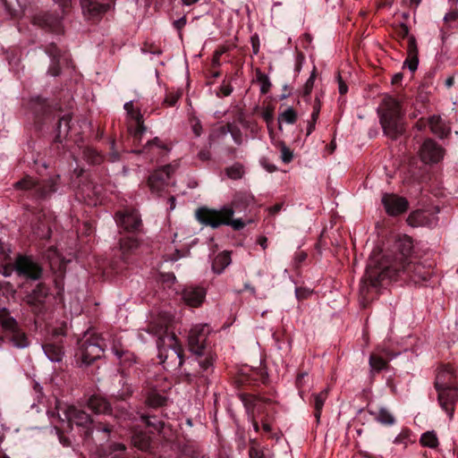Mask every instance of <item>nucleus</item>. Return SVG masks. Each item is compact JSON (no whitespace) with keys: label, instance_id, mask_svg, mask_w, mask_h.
<instances>
[{"label":"nucleus","instance_id":"26","mask_svg":"<svg viewBox=\"0 0 458 458\" xmlns=\"http://www.w3.org/2000/svg\"><path fill=\"white\" fill-rule=\"evenodd\" d=\"M43 350L47 358L54 362H59L64 356L63 347L57 344H46Z\"/></svg>","mask_w":458,"mask_h":458},{"label":"nucleus","instance_id":"25","mask_svg":"<svg viewBox=\"0 0 458 458\" xmlns=\"http://www.w3.org/2000/svg\"><path fill=\"white\" fill-rule=\"evenodd\" d=\"M88 406L95 413H106L110 411L109 403L105 398L98 395L89 398Z\"/></svg>","mask_w":458,"mask_h":458},{"label":"nucleus","instance_id":"48","mask_svg":"<svg viewBox=\"0 0 458 458\" xmlns=\"http://www.w3.org/2000/svg\"><path fill=\"white\" fill-rule=\"evenodd\" d=\"M191 131L196 137H199L202 134L203 129L200 121L198 118H191Z\"/></svg>","mask_w":458,"mask_h":458},{"label":"nucleus","instance_id":"42","mask_svg":"<svg viewBox=\"0 0 458 458\" xmlns=\"http://www.w3.org/2000/svg\"><path fill=\"white\" fill-rule=\"evenodd\" d=\"M369 365L372 370L380 371L386 368V361L376 354H371L369 358Z\"/></svg>","mask_w":458,"mask_h":458},{"label":"nucleus","instance_id":"39","mask_svg":"<svg viewBox=\"0 0 458 458\" xmlns=\"http://www.w3.org/2000/svg\"><path fill=\"white\" fill-rule=\"evenodd\" d=\"M83 155L87 161L93 165L100 164L104 159L99 152L91 148H85Z\"/></svg>","mask_w":458,"mask_h":458},{"label":"nucleus","instance_id":"59","mask_svg":"<svg viewBox=\"0 0 458 458\" xmlns=\"http://www.w3.org/2000/svg\"><path fill=\"white\" fill-rule=\"evenodd\" d=\"M251 43H252L253 53L255 55H257L259 50V38L257 36L251 37Z\"/></svg>","mask_w":458,"mask_h":458},{"label":"nucleus","instance_id":"3","mask_svg":"<svg viewBox=\"0 0 458 458\" xmlns=\"http://www.w3.org/2000/svg\"><path fill=\"white\" fill-rule=\"evenodd\" d=\"M377 112L386 136L396 140L405 132L404 112L398 99L391 96H385Z\"/></svg>","mask_w":458,"mask_h":458},{"label":"nucleus","instance_id":"34","mask_svg":"<svg viewBox=\"0 0 458 458\" xmlns=\"http://www.w3.org/2000/svg\"><path fill=\"white\" fill-rule=\"evenodd\" d=\"M327 394H328L327 389H324L320 393L313 394V397H314V408H315V417H316V419L318 420L320 418L321 411L323 409L325 401L327 398Z\"/></svg>","mask_w":458,"mask_h":458},{"label":"nucleus","instance_id":"11","mask_svg":"<svg viewBox=\"0 0 458 458\" xmlns=\"http://www.w3.org/2000/svg\"><path fill=\"white\" fill-rule=\"evenodd\" d=\"M14 269L19 276L32 280L39 279L42 275V269L39 265L34 262L30 258L25 256H20L16 259Z\"/></svg>","mask_w":458,"mask_h":458},{"label":"nucleus","instance_id":"21","mask_svg":"<svg viewBox=\"0 0 458 458\" xmlns=\"http://www.w3.org/2000/svg\"><path fill=\"white\" fill-rule=\"evenodd\" d=\"M48 295V288L38 284L36 288L26 296V302L32 307L38 308L43 305Z\"/></svg>","mask_w":458,"mask_h":458},{"label":"nucleus","instance_id":"37","mask_svg":"<svg viewBox=\"0 0 458 458\" xmlns=\"http://www.w3.org/2000/svg\"><path fill=\"white\" fill-rule=\"evenodd\" d=\"M420 443L424 446L435 448L438 445V439L434 431H428L422 434Z\"/></svg>","mask_w":458,"mask_h":458},{"label":"nucleus","instance_id":"46","mask_svg":"<svg viewBox=\"0 0 458 458\" xmlns=\"http://www.w3.org/2000/svg\"><path fill=\"white\" fill-rule=\"evenodd\" d=\"M182 94L181 90L169 91L165 98L164 103L168 106H174L182 97Z\"/></svg>","mask_w":458,"mask_h":458},{"label":"nucleus","instance_id":"12","mask_svg":"<svg viewBox=\"0 0 458 458\" xmlns=\"http://www.w3.org/2000/svg\"><path fill=\"white\" fill-rule=\"evenodd\" d=\"M170 150L171 147L166 142L163 141L158 137H155L151 140H148L143 148L139 150V153L147 155L151 161H157L159 158L166 157Z\"/></svg>","mask_w":458,"mask_h":458},{"label":"nucleus","instance_id":"20","mask_svg":"<svg viewBox=\"0 0 458 458\" xmlns=\"http://www.w3.org/2000/svg\"><path fill=\"white\" fill-rule=\"evenodd\" d=\"M65 417L70 423H74L80 427H86L92 422L90 416L87 412L74 406L67 407Z\"/></svg>","mask_w":458,"mask_h":458},{"label":"nucleus","instance_id":"8","mask_svg":"<svg viewBox=\"0 0 458 458\" xmlns=\"http://www.w3.org/2000/svg\"><path fill=\"white\" fill-rule=\"evenodd\" d=\"M394 32L396 37L399 39H404L408 38V45H407V59L404 62V64L408 66V68L414 72L419 64V58H418V47L417 43L414 36L409 35V28L406 24L401 23L399 24L395 29Z\"/></svg>","mask_w":458,"mask_h":458},{"label":"nucleus","instance_id":"47","mask_svg":"<svg viewBox=\"0 0 458 458\" xmlns=\"http://www.w3.org/2000/svg\"><path fill=\"white\" fill-rule=\"evenodd\" d=\"M279 145L282 161L286 164L290 163L293 157V151L284 142H281Z\"/></svg>","mask_w":458,"mask_h":458},{"label":"nucleus","instance_id":"15","mask_svg":"<svg viewBox=\"0 0 458 458\" xmlns=\"http://www.w3.org/2000/svg\"><path fill=\"white\" fill-rule=\"evenodd\" d=\"M382 203L389 216H398L404 213L409 207L407 199L395 194L386 193L382 197Z\"/></svg>","mask_w":458,"mask_h":458},{"label":"nucleus","instance_id":"17","mask_svg":"<svg viewBox=\"0 0 458 458\" xmlns=\"http://www.w3.org/2000/svg\"><path fill=\"white\" fill-rule=\"evenodd\" d=\"M457 377L458 371L454 367L449 364L441 366L436 375L435 388L458 386Z\"/></svg>","mask_w":458,"mask_h":458},{"label":"nucleus","instance_id":"36","mask_svg":"<svg viewBox=\"0 0 458 458\" xmlns=\"http://www.w3.org/2000/svg\"><path fill=\"white\" fill-rule=\"evenodd\" d=\"M113 351L122 363L126 364L128 362L131 364L135 362V357L133 354L124 351L122 347H118L116 344H114Z\"/></svg>","mask_w":458,"mask_h":458},{"label":"nucleus","instance_id":"5","mask_svg":"<svg viewBox=\"0 0 458 458\" xmlns=\"http://www.w3.org/2000/svg\"><path fill=\"white\" fill-rule=\"evenodd\" d=\"M105 347V341L100 335L94 332H87L78 342L75 357L82 364L90 365L102 356Z\"/></svg>","mask_w":458,"mask_h":458},{"label":"nucleus","instance_id":"4","mask_svg":"<svg viewBox=\"0 0 458 458\" xmlns=\"http://www.w3.org/2000/svg\"><path fill=\"white\" fill-rule=\"evenodd\" d=\"M147 332L157 335V346L159 350V358L165 367H182L183 363V351L178 343L176 335L167 328L160 327L158 330L149 326Z\"/></svg>","mask_w":458,"mask_h":458},{"label":"nucleus","instance_id":"57","mask_svg":"<svg viewBox=\"0 0 458 458\" xmlns=\"http://www.w3.org/2000/svg\"><path fill=\"white\" fill-rule=\"evenodd\" d=\"M198 157L199 159H201L203 161H207V160L210 159L211 154H210L209 150L203 149L199 152Z\"/></svg>","mask_w":458,"mask_h":458},{"label":"nucleus","instance_id":"55","mask_svg":"<svg viewBox=\"0 0 458 458\" xmlns=\"http://www.w3.org/2000/svg\"><path fill=\"white\" fill-rule=\"evenodd\" d=\"M338 89L341 95H344L348 90L347 85L344 82L340 75H338Z\"/></svg>","mask_w":458,"mask_h":458},{"label":"nucleus","instance_id":"50","mask_svg":"<svg viewBox=\"0 0 458 458\" xmlns=\"http://www.w3.org/2000/svg\"><path fill=\"white\" fill-rule=\"evenodd\" d=\"M47 54L50 55L54 61L58 60L60 56V50L55 44H51L47 47Z\"/></svg>","mask_w":458,"mask_h":458},{"label":"nucleus","instance_id":"61","mask_svg":"<svg viewBox=\"0 0 458 458\" xmlns=\"http://www.w3.org/2000/svg\"><path fill=\"white\" fill-rule=\"evenodd\" d=\"M13 271V267H11V266H4V267H3L2 274L4 276H10L12 275Z\"/></svg>","mask_w":458,"mask_h":458},{"label":"nucleus","instance_id":"2","mask_svg":"<svg viewBox=\"0 0 458 458\" xmlns=\"http://www.w3.org/2000/svg\"><path fill=\"white\" fill-rule=\"evenodd\" d=\"M245 208V201L234 199L230 204L225 205L218 209L199 208L196 210V218L198 221L212 228H217L221 225H230L234 230L244 228L247 223L241 218L233 219L235 212L241 211Z\"/></svg>","mask_w":458,"mask_h":458},{"label":"nucleus","instance_id":"53","mask_svg":"<svg viewBox=\"0 0 458 458\" xmlns=\"http://www.w3.org/2000/svg\"><path fill=\"white\" fill-rule=\"evenodd\" d=\"M48 72L53 76H57L60 73V67L58 65V60L54 61L53 64L49 68Z\"/></svg>","mask_w":458,"mask_h":458},{"label":"nucleus","instance_id":"33","mask_svg":"<svg viewBox=\"0 0 458 458\" xmlns=\"http://www.w3.org/2000/svg\"><path fill=\"white\" fill-rule=\"evenodd\" d=\"M9 333L12 335L11 341L13 345L18 348H24L28 346L29 342L25 333L21 332L17 325V327L14 330H10Z\"/></svg>","mask_w":458,"mask_h":458},{"label":"nucleus","instance_id":"54","mask_svg":"<svg viewBox=\"0 0 458 458\" xmlns=\"http://www.w3.org/2000/svg\"><path fill=\"white\" fill-rule=\"evenodd\" d=\"M444 19L447 22L458 20V11H454L446 13Z\"/></svg>","mask_w":458,"mask_h":458},{"label":"nucleus","instance_id":"23","mask_svg":"<svg viewBox=\"0 0 458 458\" xmlns=\"http://www.w3.org/2000/svg\"><path fill=\"white\" fill-rule=\"evenodd\" d=\"M81 7L91 16H97L107 12L111 5L109 4H100L96 0H81Z\"/></svg>","mask_w":458,"mask_h":458},{"label":"nucleus","instance_id":"9","mask_svg":"<svg viewBox=\"0 0 458 458\" xmlns=\"http://www.w3.org/2000/svg\"><path fill=\"white\" fill-rule=\"evenodd\" d=\"M208 333L207 325H197L191 329L188 337L189 347L196 355H204Z\"/></svg>","mask_w":458,"mask_h":458},{"label":"nucleus","instance_id":"30","mask_svg":"<svg viewBox=\"0 0 458 458\" xmlns=\"http://www.w3.org/2000/svg\"><path fill=\"white\" fill-rule=\"evenodd\" d=\"M166 398L156 389H150L146 394V404L151 408H158L165 405Z\"/></svg>","mask_w":458,"mask_h":458},{"label":"nucleus","instance_id":"19","mask_svg":"<svg viewBox=\"0 0 458 458\" xmlns=\"http://www.w3.org/2000/svg\"><path fill=\"white\" fill-rule=\"evenodd\" d=\"M206 297V290L199 286H188L182 292L185 303L191 307L199 306Z\"/></svg>","mask_w":458,"mask_h":458},{"label":"nucleus","instance_id":"32","mask_svg":"<svg viewBox=\"0 0 458 458\" xmlns=\"http://www.w3.org/2000/svg\"><path fill=\"white\" fill-rule=\"evenodd\" d=\"M134 121L136 123V126L133 129H130L131 135L134 138V140L140 141L143 133L146 131V126L143 123V116L140 112H136L134 115Z\"/></svg>","mask_w":458,"mask_h":458},{"label":"nucleus","instance_id":"60","mask_svg":"<svg viewBox=\"0 0 458 458\" xmlns=\"http://www.w3.org/2000/svg\"><path fill=\"white\" fill-rule=\"evenodd\" d=\"M257 242L262 247L263 250L267 248V238L266 236H259Z\"/></svg>","mask_w":458,"mask_h":458},{"label":"nucleus","instance_id":"28","mask_svg":"<svg viewBox=\"0 0 458 458\" xmlns=\"http://www.w3.org/2000/svg\"><path fill=\"white\" fill-rule=\"evenodd\" d=\"M16 319L11 316L6 308H0V326L5 332L14 330L17 327Z\"/></svg>","mask_w":458,"mask_h":458},{"label":"nucleus","instance_id":"40","mask_svg":"<svg viewBox=\"0 0 458 458\" xmlns=\"http://www.w3.org/2000/svg\"><path fill=\"white\" fill-rule=\"evenodd\" d=\"M72 117L70 114H65L62 118H60L57 130L58 135L57 138L65 137L70 130V122Z\"/></svg>","mask_w":458,"mask_h":458},{"label":"nucleus","instance_id":"41","mask_svg":"<svg viewBox=\"0 0 458 458\" xmlns=\"http://www.w3.org/2000/svg\"><path fill=\"white\" fill-rule=\"evenodd\" d=\"M257 75V81L260 83V91L262 94H266L268 92L271 82L269 81V78L267 74L260 72V70H257L256 72Z\"/></svg>","mask_w":458,"mask_h":458},{"label":"nucleus","instance_id":"52","mask_svg":"<svg viewBox=\"0 0 458 458\" xmlns=\"http://www.w3.org/2000/svg\"><path fill=\"white\" fill-rule=\"evenodd\" d=\"M124 109L126 110L128 115H130V117L133 120H134V115H135L136 112H140L139 109L134 108L132 101H129V102L125 103Z\"/></svg>","mask_w":458,"mask_h":458},{"label":"nucleus","instance_id":"16","mask_svg":"<svg viewBox=\"0 0 458 458\" xmlns=\"http://www.w3.org/2000/svg\"><path fill=\"white\" fill-rule=\"evenodd\" d=\"M198 365L199 367L197 374L191 375L187 374L189 381H192L193 377H198V383L202 385H208L209 383V376L214 371V357L212 355H208L206 357H199L197 360Z\"/></svg>","mask_w":458,"mask_h":458},{"label":"nucleus","instance_id":"18","mask_svg":"<svg viewBox=\"0 0 458 458\" xmlns=\"http://www.w3.org/2000/svg\"><path fill=\"white\" fill-rule=\"evenodd\" d=\"M438 221L437 216L426 210H416L411 212L408 218L407 223L412 227L428 226L432 227L437 225Z\"/></svg>","mask_w":458,"mask_h":458},{"label":"nucleus","instance_id":"38","mask_svg":"<svg viewBox=\"0 0 458 458\" xmlns=\"http://www.w3.org/2000/svg\"><path fill=\"white\" fill-rule=\"evenodd\" d=\"M226 174L233 180L241 179L244 174V167L240 163H235L225 170Z\"/></svg>","mask_w":458,"mask_h":458},{"label":"nucleus","instance_id":"44","mask_svg":"<svg viewBox=\"0 0 458 458\" xmlns=\"http://www.w3.org/2000/svg\"><path fill=\"white\" fill-rule=\"evenodd\" d=\"M132 392L133 391L131 386L128 384L126 381H123L122 389L117 391L114 396L118 400H125L132 394Z\"/></svg>","mask_w":458,"mask_h":458},{"label":"nucleus","instance_id":"27","mask_svg":"<svg viewBox=\"0 0 458 458\" xmlns=\"http://www.w3.org/2000/svg\"><path fill=\"white\" fill-rule=\"evenodd\" d=\"M375 420L382 425L392 426L395 422L394 414L387 408H380L377 411H369Z\"/></svg>","mask_w":458,"mask_h":458},{"label":"nucleus","instance_id":"51","mask_svg":"<svg viewBox=\"0 0 458 458\" xmlns=\"http://www.w3.org/2000/svg\"><path fill=\"white\" fill-rule=\"evenodd\" d=\"M409 434L406 431L401 432L394 440V444H403L404 445H407L409 439Z\"/></svg>","mask_w":458,"mask_h":458},{"label":"nucleus","instance_id":"45","mask_svg":"<svg viewBox=\"0 0 458 458\" xmlns=\"http://www.w3.org/2000/svg\"><path fill=\"white\" fill-rule=\"evenodd\" d=\"M141 419L148 427L153 428L157 431H161L164 427V422L157 420L155 417L141 415Z\"/></svg>","mask_w":458,"mask_h":458},{"label":"nucleus","instance_id":"29","mask_svg":"<svg viewBox=\"0 0 458 458\" xmlns=\"http://www.w3.org/2000/svg\"><path fill=\"white\" fill-rule=\"evenodd\" d=\"M133 445L140 450L146 451L150 447V437L142 431H134L131 436Z\"/></svg>","mask_w":458,"mask_h":458},{"label":"nucleus","instance_id":"43","mask_svg":"<svg viewBox=\"0 0 458 458\" xmlns=\"http://www.w3.org/2000/svg\"><path fill=\"white\" fill-rule=\"evenodd\" d=\"M297 118V114L293 108L288 107L278 117L279 123L285 122L287 123H294Z\"/></svg>","mask_w":458,"mask_h":458},{"label":"nucleus","instance_id":"58","mask_svg":"<svg viewBox=\"0 0 458 458\" xmlns=\"http://www.w3.org/2000/svg\"><path fill=\"white\" fill-rule=\"evenodd\" d=\"M308 376L307 373H301L298 375L297 378H296V385L298 386L299 389H301L302 386H303V381L305 379V377Z\"/></svg>","mask_w":458,"mask_h":458},{"label":"nucleus","instance_id":"6","mask_svg":"<svg viewBox=\"0 0 458 458\" xmlns=\"http://www.w3.org/2000/svg\"><path fill=\"white\" fill-rule=\"evenodd\" d=\"M57 180L58 177L49 178L43 182H38L30 176H25L14 183V188L22 191L33 190L36 197L46 198L56 191Z\"/></svg>","mask_w":458,"mask_h":458},{"label":"nucleus","instance_id":"62","mask_svg":"<svg viewBox=\"0 0 458 458\" xmlns=\"http://www.w3.org/2000/svg\"><path fill=\"white\" fill-rule=\"evenodd\" d=\"M56 4H58L64 10L68 8L71 4V0H54Z\"/></svg>","mask_w":458,"mask_h":458},{"label":"nucleus","instance_id":"35","mask_svg":"<svg viewBox=\"0 0 458 458\" xmlns=\"http://www.w3.org/2000/svg\"><path fill=\"white\" fill-rule=\"evenodd\" d=\"M228 132L231 133L235 143H237L239 145L242 143V132H241L240 129H238L236 127H233L231 124H228L226 127L225 126L220 127L217 131V133L222 136H226V134Z\"/></svg>","mask_w":458,"mask_h":458},{"label":"nucleus","instance_id":"49","mask_svg":"<svg viewBox=\"0 0 458 458\" xmlns=\"http://www.w3.org/2000/svg\"><path fill=\"white\" fill-rule=\"evenodd\" d=\"M315 79H316V68L314 67L310 78L307 80V81L304 85L303 90H304L305 95H310V92L312 91V89L314 87Z\"/></svg>","mask_w":458,"mask_h":458},{"label":"nucleus","instance_id":"24","mask_svg":"<svg viewBox=\"0 0 458 458\" xmlns=\"http://www.w3.org/2000/svg\"><path fill=\"white\" fill-rule=\"evenodd\" d=\"M428 125L432 133L440 138L447 136L450 132V127L442 120L439 115H432L428 119Z\"/></svg>","mask_w":458,"mask_h":458},{"label":"nucleus","instance_id":"10","mask_svg":"<svg viewBox=\"0 0 458 458\" xmlns=\"http://www.w3.org/2000/svg\"><path fill=\"white\" fill-rule=\"evenodd\" d=\"M437 400L441 408L452 418L458 402V386L437 387Z\"/></svg>","mask_w":458,"mask_h":458},{"label":"nucleus","instance_id":"63","mask_svg":"<svg viewBox=\"0 0 458 458\" xmlns=\"http://www.w3.org/2000/svg\"><path fill=\"white\" fill-rule=\"evenodd\" d=\"M427 125V123L423 120V119H420L416 124H415V127L419 130V131H422L423 129H425Z\"/></svg>","mask_w":458,"mask_h":458},{"label":"nucleus","instance_id":"13","mask_svg":"<svg viewBox=\"0 0 458 458\" xmlns=\"http://www.w3.org/2000/svg\"><path fill=\"white\" fill-rule=\"evenodd\" d=\"M444 156V149L431 139L426 140L420 149V157L425 164L437 163Z\"/></svg>","mask_w":458,"mask_h":458},{"label":"nucleus","instance_id":"14","mask_svg":"<svg viewBox=\"0 0 458 458\" xmlns=\"http://www.w3.org/2000/svg\"><path fill=\"white\" fill-rule=\"evenodd\" d=\"M115 220L120 227L126 231H136L141 225V219L137 210L124 209L115 214Z\"/></svg>","mask_w":458,"mask_h":458},{"label":"nucleus","instance_id":"22","mask_svg":"<svg viewBox=\"0 0 458 458\" xmlns=\"http://www.w3.org/2000/svg\"><path fill=\"white\" fill-rule=\"evenodd\" d=\"M140 243L136 238L124 237L121 238L119 242V248L121 251V258L124 262H127L130 256L139 248Z\"/></svg>","mask_w":458,"mask_h":458},{"label":"nucleus","instance_id":"1","mask_svg":"<svg viewBox=\"0 0 458 458\" xmlns=\"http://www.w3.org/2000/svg\"><path fill=\"white\" fill-rule=\"evenodd\" d=\"M412 248L411 238L403 235L395 242L394 253L383 257L379 253H373L360 282V294L366 298L369 288H377L402 272L410 273L411 269H417L419 266L410 260Z\"/></svg>","mask_w":458,"mask_h":458},{"label":"nucleus","instance_id":"56","mask_svg":"<svg viewBox=\"0 0 458 458\" xmlns=\"http://www.w3.org/2000/svg\"><path fill=\"white\" fill-rule=\"evenodd\" d=\"M186 17L185 16H182V18L176 20L174 22V26L178 30H181L186 24Z\"/></svg>","mask_w":458,"mask_h":458},{"label":"nucleus","instance_id":"31","mask_svg":"<svg viewBox=\"0 0 458 458\" xmlns=\"http://www.w3.org/2000/svg\"><path fill=\"white\" fill-rule=\"evenodd\" d=\"M230 263H231L230 252L223 251V252L219 253L218 255H216V257L215 258L213 264H212V268L216 273L220 274Z\"/></svg>","mask_w":458,"mask_h":458},{"label":"nucleus","instance_id":"64","mask_svg":"<svg viewBox=\"0 0 458 458\" xmlns=\"http://www.w3.org/2000/svg\"><path fill=\"white\" fill-rule=\"evenodd\" d=\"M250 458H260V452L256 448H250Z\"/></svg>","mask_w":458,"mask_h":458},{"label":"nucleus","instance_id":"7","mask_svg":"<svg viewBox=\"0 0 458 458\" xmlns=\"http://www.w3.org/2000/svg\"><path fill=\"white\" fill-rule=\"evenodd\" d=\"M178 166V163H172L155 170L148 180L150 191L157 194L164 191L169 185L171 176L175 173Z\"/></svg>","mask_w":458,"mask_h":458}]
</instances>
